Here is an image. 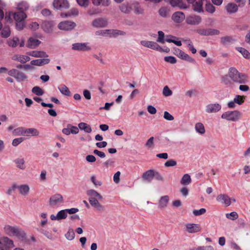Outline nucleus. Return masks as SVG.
Returning a JSON list of instances; mask_svg holds the SVG:
<instances>
[{
  "mask_svg": "<svg viewBox=\"0 0 250 250\" xmlns=\"http://www.w3.org/2000/svg\"><path fill=\"white\" fill-rule=\"evenodd\" d=\"M3 230L4 233L9 236L16 237L22 240L26 238V233L24 230L17 226L6 225L4 227Z\"/></svg>",
  "mask_w": 250,
  "mask_h": 250,
  "instance_id": "f257e3e1",
  "label": "nucleus"
},
{
  "mask_svg": "<svg viewBox=\"0 0 250 250\" xmlns=\"http://www.w3.org/2000/svg\"><path fill=\"white\" fill-rule=\"evenodd\" d=\"M242 118V113L238 110L227 111L221 115V118L227 121L236 122Z\"/></svg>",
  "mask_w": 250,
  "mask_h": 250,
  "instance_id": "f03ea898",
  "label": "nucleus"
},
{
  "mask_svg": "<svg viewBox=\"0 0 250 250\" xmlns=\"http://www.w3.org/2000/svg\"><path fill=\"white\" fill-rule=\"evenodd\" d=\"M64 199L60 193H56L52 195L48 201V205L52 208H57L63 204Z\"/></svg>",
  "mask_w": 250,
  "mask_h": 250,
  "instance_id": "7ed1b4c3",
  "label": "nucleus"
},
{
  "mask_svg": "<svg viewBox=\"0 0 250 250\" xmlns=\"http://www.w3.org/2000/svg\"><path fill=\"white\" fill-rule=\"evenodd\" d=\"M14 246V241L9 237H0V250H12Z\"/></svg>",
  "mask_w": 250,
  "mask_h": 250,
  "instance_id": "20e7f679",
  "label": "nucleus"
},
{
  "mask_svg": "<svg viewBox=\"0 0 250 250\" xmlns=\"http://www.w3.org/2000/svg\"><path fill=\"white\" fill-rule=\"evenodd\" d=\"M72 49L77 51H88L91 49L88 42H77L72 44Z\"/></svg>",
  "mask_w": 250,
  "mask_h": 250,
  "instance_id": "39448f33",
  "label": "nucleus"
},
{
  "mask_svg": "<svg viewBox=\"0 0 250 250\" xmlns=\"http://www.w3.org/2000/svg\"><path fill=\"white\" fill-rule=\"evenodd\" d=\"M76 26L75 22L70 21H65L60 22L58 25L59 29L63 31H70Z\"/></svg>",
  "mask_w": 250,
  "mask_h": 250,
  "instance_id": "423d86ee",
  "label": "nucleus"
},
{
  "mask_svg": "<svg viewBox=\"0 0 250 250\" xmlns=\"http://www.w3.org/2000/svg\"><path fill=\"white\" fill-rule=\"evenodd\" d=\"M174 54L182 60L188 61L190 63H194L195 60L194 58L190 57L188 54L185 53L179 48L174 49Z\"/></svg>",
  "mask_w": 250,
  "mask_h": 250,
  "instance_id": "0eeeda50",
  "label": "nucleus"
},
{
  "mask_svg": "<svg viewBox=\"0 0 250 250\" xmlns=\"http://www.w3.org/2000/svg\"><path fill=\"white\" fill-rule=\"evenodd\" d=\"M216 201L225 207H229L231 204V199L227 194H220L216 197Z\"/></svg>",
  "mask_w": 250,
  "mask_h": 250,
  "instance_id": "6e6552de",
  "label": "nucleus"
},
{
  "mask_svg": "<svg viewBox=\"0 0 250 250\" xmlns=\"http://www.w3.org/2000/svg\"><path fill=\"white\" fill-rule=\"evenodd\" d=\"M221 105L219 103H211L206 105L205 111L207 113H216L221 110Z\"/></svg>",
  "mask_w": 250,
  "mask_h": 250,
  "instance_id": "1a4fd4ad",
  "label": "nucleus"
},
{
  "mask_svg": "<svg viewBox=\"0 0 250 250\" xmlns=\"http://www.w3.org/2000/svg\"><path fill=\"white\" fill-rule=\"evenodd\" d=\"M141 44L143 46L158 51H163L162 48L156 42L152 41H142Z\"/></svg>",
  "mask_w": 250,
  "mask_h": 250,
  "instance_id": "9d476101",
  "label": "nucleus"
},
{
  "mask_svg": "<svg viewBox=\"0 0 250 250\" xmlns=\"http://www.w3.org/2000/svg\"><path fill=\"white\" fill-rule=\"evenodd\" d=\"M91 24L92 26L97 28H104L108 24V21L107 20L104 18H99L94 19Z\"/></svg>",
  "mask_w": 250,
  "mask_h": 250,
  "instance_id": "9b49d317",
  "label": "nucleus"
},
{
  "mask_svg": "<svg viewBox=\"0 0 250 250\" xmlns=\"http://www.w3.org/2000/svg\"><path fill=\"white\" fill-rule=\"evenodd\" d=\"M200 225L194 223H188L185 225V230L189 233H194L200 231Z\"/></svg>",
  "mask_w": 250,
  "mask_h": 250,
  "instance_id": "f8f14e48",
  "label": "nucleus"
},
{
  "mask_svg": "<svg viewBox=\"0 0 250 250\" xmlns=\"http://www.w3.org/2000/svg\"><path fill=\"white\" fill-rule=\"evenodd\" d=\"M202 19L200 16L192 15L187 17L186 22L190 25H198L201 22Z\"/></svg>",
  "mask_w": 250,
  "mask_h": 250,
  "instance_id": "ddd939ff",
  "label": "nucleus"
},
{
  "mask_svg": "<svg viewBox=\"0 0 250 250\" xmlns=\"http://www.w3.org/2000/svg\"><path fill=\"white\" fill-rule=\"evenodd\" d=\"M53 6L57 9H62L69 8V5L66 0H54Z\"/></svg>",
  "mask_w": 250,
  "mask_h": 250,
  "instance_id": "4468645a",
  "label": "nucleus"
},
{
  "mask_svg": "<svg viewBox=\"0 0 250 250\" xmlns=\"http://www.w3.org/2000/svg\"><path fill=\"white\" fill-rule=\"evenodd\" d=\"M99 199H91V200H89V202L91 206L96 211L103 212L105 210V207L99 203Z\"/></svg>",
  "mask_w": 250,
  "mask_h": 250,
  "instance_id": "2eb2a0df",
  "label": "nucleus"
},
{
  "mask_svg": "<svg viewBox=\"0 0 250 250\" xmlns=\"http://www.w3.org/2000/svg\"><path fill=\"white\" fill-rule=\"evenodd\" d=\"M41 43V42L34 37H30L26 43V46L30 49H35Z\"/></svg>",
  "mask_w": 250,
  "mask_h": 250,
  "instance_id": "dca6fc26",
  "label": "nucleus"
},
{
  "mask_svg": "<svg viewBox=\"0 0 250 250\" xmlns=\"http://www.w3.org/2000/svg\"><path fill=\"white\" fill-rule=\"evenodd\" d=\"M66 210L62 209L59 211L56 215L52 214L50 215V219L53 221H59L62 219H65L67 217Z\"/></svg>",
  "mask_w": 250,
  "mask_h": 250,
  "instance_id": "f3484780",
  "label": "nucleus"
},
{
  "mask_svg": "<svg viewBox=\"0 0 250 250\" xmlns=\"http://www.w3.org/2000/svg\"><path fill=\"white\" fill-rule=\"evenodd\" d=\"M166 42L168 43H173L174 44L178 46L182 45V42L180 38L171 35H166Z\"/></svg>",
  "mask_w": 250,
  "mask_h": 250,
  "instance_id": "a211bd4d",
  "label": "nucleus"
},
{
  "mask_svg": "<svg viewBox=\"0 0 250 250\" xmlns=\"http://www.w3.org/2000/svg\"><path fill=\"white\" fill-rule=\"evenodd\" d=\"M50 62V60L47 58H42V59H39L32 60L30 62V64L32 65H36L41 66L47 64H48Z\"/></svg>",
  "mask_w": 250,
  "mask_h": 250,
  "instance_id": "6ab92c4d",
  "label": "nucleus"
},
{
  "mask_svg": "<svg viewBox=\"0 0 250 250\" xmlns=\"http://www.w3.org/2000/svg\"><path fill=\"white\" fill-rule=\"evenodd\" d=\"M27 55L28 56L35 57V58H47L48 54L43 51L33 50L27 52Z\"/></svg>",
  "mask_w": 250,
  "mask_h": 250,
  "instance_id": "aec40b11",
  "label": "nucleus"
},
{
  "mask_svg": "<svg viewBox=\"0 0 250 250\" xmlns=\"http://www.w3.org/2000/svg\"><path fill=\"white\" fill-rule=\"evenodd\" d=\"M167 2L169 3L172 6H177L181 9H186L187 6L183 2V0H165Z\"/></svg>",
  "mask_w": 250,
  "mask_h": 250,
  "instance_id": "412c9836",
  "label": "nucleus"
},
{
  "mask_svg": "<svg viewBox=\"0 0 250 250\" xmlns=\"http://www.w3.org/2000/svg\"><path fill=\"white\" fill-rule=\"evenodd\" d=\"M86 194L89 196V200L92 199H99L102 200L103 199V196L94 189H89L87 190Z\"/></svg>",
  "mask_w": 250,
  "mask_h": 250,
  "instance_id": "4be33fe9",
  "label": "nucleus"
},
{
  "mask_svg": "<svg viewBox=\"0 0 250 250\" xmlns=\"http://www.w3.org/2000/svg\"><path fill=\"white\" fill-rule=\"evenodd\" d=\"M155 171L153 170H148L142 175V179L145 181L150 182L154 177Z\"/></svg>",
  "mask_w": 250,
  "mask_h": 250,
  "instance_id": "5701e85b",
  "label": "nucleus"
},
{
  "mask_svg": "<svg viewBox=\"0 0 250 250\" xmlns=\"http://www.w3.org/2000/svg\"><path fill=\"white\" fill-rule=\"evenodd\" d=\"M12 59L14 61H17L22 63H24L30 60V58L27 55H21L19 54L14 55Z\"/></svg>",
  "mask_w": 250,
  "mask_h": 250,
  "instance_id": "b1692460",
  "label": "nucleus"
},
{
  "mask_svg": "<svg viewBox=\"0 0 250 250\" xmlns=\"http://www.w3.org/2000/svg\"><path fill=\"white\" fill-rule=\"evenodd\" d=\"M238 7L236 4L230 2L226 5L225 9L228 13L231 14L237 12L238 10Z\"/></svg>",
  "mask_w": 250,
  "mask_h": 250,
  "instance_id": "393cba45",
  "label": "nucleus"
},
{
  "mask_svg": "<svg viewBox=\"0 0 250 250\" xmlns=\"http://www.w3.org/2000/svg\"><path fill=\"white\" fill-rule=\"evenodd\" d=\"M185 19V14L182 12H176L172 16V19L176 23L182 22Z\"/></svg>",
  "mask_w": 250,
  "mask_h": 250,
  "instance_id": "a878e982",
  "label": "nucleus"
},
{
  "mask_svg": "<svg viewBox=\"0 0 250 250\" xmlns=\"http://www.w3.org/2000/svg\"><path fill=\"white\" fill-rule=\"evenodd\" d=\"M247 75L239 72L233 82L240 84H244L247 82Z\"/></svg>",
  "mask_w": 250,
  "mask_h": 250,
  "instance_id": "bb28decb",
  "label": "nucleus"
},
{
  "mask_svg": "<svg viewBox=\"0 0 250 250\" xmlns=\"http://www.w3.org/2000/svg\"><path fill=\"white\" fill-rule=\"evenodd\" d=\"M14 162L18 168L24 170L26 168L25 162L23 158L20 157L15 159Z\"/></svg>",
  "mask_w": 250,
  "mask_h": 250,
  "instance_id": "cd10ccee",
  "label": "nucleus"
},
{
  "mask_svg": "<svg viewBox=\"0 0 250 250\" xmlns=\"http://www.w3.org/2000/svg\"><path fill=\"white\" fill-rule=\"evenodd\" d=\"M17 188L20 194L22 196H26L28 194L30 191L29 186L27 184L17 186Z\"/></svg>",
  "mask_w": 250,
  "mask_h": 250,
  "instance_id": "c85d7f7f",
  "label": "nucleus"
},
{
  "mask_svg": "<svg viewBox=\"0 0 250 250\" xmlns=\"http://www.w3.org/2000/svg\"><path fill=\"white\" fill-rule=\"evenodd\" d=\"M40 135L39 131L35 128H25V136L27 137L39 136Z\"/></svg>",
  "mask_w": 250,
  "mask_h": 250,
  "instance_id": "c756f323",
  "label": "nucleus"
},
{
  "mask_svg": "<svg viewBox=\"0 0 250 250\" xmlns=\"http://www.w3.org/2000/svg\"><path fill=\"white\" fill-rule=\"evenodd\" d=\"M194 129L196 132L199 135H204L206 133L205 126L201 122H198L195 124Z\"/></svg>",
  "mask_w": 250,
  "mask_h": 250,
  "instance_id": "7c9ffc66",
  "label": "nucleus"
},
{
  "mask_svg": "<svg viewBox=\"0 0 250 250\" xmlns=\"http://www.w3.org/2000/svg\"><path fill=\"white\" fill-rule=\"evenodd\" d=\"M169 200V197L167 195L162 196L159 201V207L161 208H166L167 207Z\"/></svg>",
  "mask_w": 250,
  "mask_h": 250,
  "instance_id": "2f4dec72",
  "label": "nucleus"
},
{
  "mask_svg": "<svg viewBox=\"0 0 250 250\" xmlns=\"http://www.w3.org/2000/svg\"><path fill=\"white\" fill-rule=\"evenodd\" d=\"M79 15V10L77 8H73L69 12L66 13H62L61 17L65 18L67 17H76Z\"/></svg>",
  "mask_w": 250,
  "mask_h": 250,
  "instance_id": "473e14b6",
  "label": "nucleus"
},
{
  "mask_svg": "<svg viewBox=\"0 0 250 250\" xmlns=\"http://www.w3.org/2000/svg\"><path fill=\"white\" fill-rule=\"evenodd\" d=\"M53 23L51 21H45L43 22L42 27L43 30L47 33L51 32L53 28Z\"/></svg>",
  "mask_w": 250,
  "mask_h": 250,
  "instance_id": "72a5a7b5",
  "label": "nucleus"
},
{
  "mask_svg": "<svg viewBox=\"0 0 250 250\" xmlns=\"http://www.w3.org/2000/svg\"><path fill=\"white\" fill-rule=\"evenodd\" d=\"M95 6H108L110 4L109 0H91Z\"/></svg>",
  "mask_w": 250,
  "mask_h": 250,
  "instance_id": "f704fd0d",
  "label": "nucleus"
},
{
  "mask_svg": "<svg viewBox=\"0 0 250 250\" xmlns=\"http://www.w3.org/2000/svg\"><path fill=\"white\" fill-rule=\"evenodd\" d=\"M78 127L81 130H83L87 133H91L92 128L91 126L86 123L81 122L78 124Z\"/></svg>",
  "mask_w": 250,
  "mask_h": 250,
  "instance_id": "c9c22d12",
  "label": "nucleus"
},
{
  "mask_svg": "<svg viewBox=\"0 0 250 250\" xmlns=\"http://www.w3.org/2000/svg\"><path fill=\"white\" fill-rule=\"evenodd\" d=\"M20 42V39L17 37L10 38L7 40V43L8 45L11 47H16L18 46Z\"/></svg>",
  "mask_w": 250,
  "mask_h": 250,
  "instance_id": "e433bc0d",
  "label": "nucleus"
},
{
  "mask_svg": "<svg viewBox=\"0 0 250 250\" xmlns=\"http://www.w3.org/2000/svg\"><path fill=\"white\" fill-rule=\"evenodd\" d=\"M26 18V15L22 11L14 13V19L15 21H23Z\"/></svg>",
  "mask_w": 250,
  "mask_h": 250,
  "instance_id": "4c0bfd02",
  "label": "nucleus"
},
{
  "mask_svg": "<svg viewBox=\"0 0 250 250\" xmlns=\"http://www.w3.org/2000/svg\"><path fill=\"white\" fill-rule=\"evenodd\" d=\"M191 182V179L188 174H184L180 181V183L183 186H187L190 184Z\"/></svg>",
  "mask_w": 250,
  "mask_h": 250,
  "instance_id": "58836bf2",
  "label": "nucleus"
},
{
  "mask_svg": "<svg viewBox=\"0 0 250 250\" xmlns=\"http://www.w3.org/2000/svg\"><path fill=\"white\" fill-rule=\"evenodd\" d=\"M110 29H105V30H97L95 32V35L96 36H103V37H110Z\"/></svg>",
  "mask_w": 250,
  "mask_h": 250,
  "instance_id": "ea45409f",
  "label": "nucleus"
},
{
  "mask_svg": "<svg viewBox=\"0 0 250 250\" xmlns=\"http://www.w3.org/2000/svg\"><path fill=\"white\" fill-rule=\"evenodd\" d=\"M12 133L15 136H25V127H19L12 131Z\"/></svg>",
  "mask_w": 250,
  "mask_h": 250,
  "instance_id": "a19ab883",
  "label": "nucleus"
},
{
  "mask_svg": "<svg viewBox=\"0 0 250 250\" xmlns=\"http://www.w3.org/2000/svg\"><path fill=\"white\" fill-rule=\"evenodd\" d=\"M58 89L62 95L67 96H69L70 95V91L66 85H61L58 87Z\"/></svg>",
  "mask_w": 250,
  "mask_h": 250,
  "instance_id": "79ce46f5",
  "label": "nucleus"
},
{
  "mask_svg": "<svg viewBox=\"0 0 250 250\" xmlns=\"http://www.w3.org/2000/svg\"><path fill=\"white\" fill-rule=\"evenodd\" d=\"M157 42L162 44H164L166 42V35L162 31H159L158 32Z\"/></svg>",
  "mask_w": 250,
  "mask_h": 250,
  "instance_id": "37998d69",
  "label": "nucleus"
},
{
  "mask_svg": "<svg viewBox=\"0 0 250 250\" xmlns=\"http://www.w3.org/2000/svg\"><path fill=\"white\" fill-rule=\"evenodd\" d=\"M203 3L202 1H198L196 2L194 4H193V10L194 11L201 13L203 11Z\"/></svg>",
  "mask_w": 250,
  "mask_h": 250,
  "instance_id": "c03bdc74",
  "label": "nucleus"
},
{
  "mask_svg": "<svg viewBox=\"0 0 250 250\" xmlns=\"http://www.w3.org/2000/svg\"><path fill=\"white\" fill-rule=\"evenodd\" d=\"M238 73L239 71L235 68L230 67L229 70V76L233 81Z\"/></svg>",
  "mask_w": 250,
  "mask_h": 250,
  "instance_id": "a18cd8bd",
  "label": "nucleus"
},
{
  "mask_svg": "<svg viewBox=\"0 0 250 250\" xmlns=\"http://www.w3.org/2000/svg\"><path fill=\"white\" fill-rule=\"evenodd\" d=\"M121 11L125 13H128L132 9V6H129L128 3H123L120 6Z\"/></svg>",
  "mask_w": 250,
  "mask_h": 250,
  "instance_id": "49530a36",
  "label": "nucleus"
},
{
  "mask_svg": "<svg viewBox=\"0 0 250 250\" xmlns=\"http://www.w3.org/2000/svg\"><path fill=\"white\" fill-rule=\"evenodd\" d=\"M245 100V97L243 96H240L239 95H236L234 97L233 100L235 104H238V105L242 104Z\"/></svg>",
  "mask_w": 250,
  "mask_h": 250,
  "instance_id": "de8ad7c7",
  "label": "nucleus"
},
{
  "mask_svg": "<svg viewBox=\"0 0 250 250\" xmlns=\"http://www.w3.org/2000/svg\"><path fill=\"white\" fill-rule=\"evenodd\" d=\"M236 49L238 51L241 53L244 57L245 58H250V53L246 49L240 47H236Z\"/></svg>",
  "mask_w": 250,
  "mask_h": 250,
  "instance_id": "09e8293b",
  "label": "nucleus"
},
{
  "mask_svg": "<svg viewBox=\"0 0 250 250\" xmlns=\"http://www.w3.org/2000/svg\"><path fill=\"white\" fill-rule=\"evenodd\" d=\"M15 79L18 82H21L26 80L27 76L24 73L19 71L15 77Z\"/></svg>",
  "mask_w": 250,
  "mask_h": 250,
  "instance_id": "8fccbe9b",
  "label": "nucleus"
},
{
  "mask_svg": "<svg viewBox=\"0 0 250 250\" xmlns=\"http://www.w3.org/2000/svg\"><path fill=\"white\" fill-rule=\"evenodd\" d=\"M17 6L19 10L25 11L28 8L29 5L26 1H21L19 2Z\"/></svg>",
  "mask_w": 250,
  "mask_h": 250,
  "instance_id": "3c124183",
  "label": "nucleus"
},
{
  "mask_svg": "<svg viewBox=\"0 0 250 250\" xmlns=\"http://www.w3.org/2000/svg\"><path fill=\"white\" fill-rule=\"evenodd\" d=\"M110 37H116L117 36H124L125 33L124 31L119 30H110Z\"/></svg>",
  "mask_w": 250,
  "mask_h": 250,
  "instance_id": "603ef678",
  "label": "nucleus"
},
{
  "mask_svg": "<svg viewBox=\"0 0 250 250\" xmlns=\"http://www.w3.org/2000/svg\"><path fill=\"white\" fill-rule=\"evenodd\" d=\"M75 232L71 229H69L65 234L66 238L68 240H72L75 238Z\"/></svg>",
  "mask_w": 250,
  "mask_h": 250,
  "instance_id": "864d4df0",
  "label": "nucleus"
},
{
  "mask_svg": "<svg viewBox=\"0 0 250 250\" xmlns=\"http://www.w3.org/2000/svg\"><path fill=\"white\" fill-rule=\"evenodd\" d=\"M32 92L38 96H42L44 93L43 90L38 86L33 87Z\"/></svg>",
  "mask_w": 250,
  "mask_h": 250,
  "instance_id": "5fc2aeb1",
  "label": "nucleus"
},
{
  "mask_svg": "<svg viewBox=\"0 0 250 250\" xmlns=\"http://www.w3.org/2000/svg\"><path fill=\"white\" fill-rule=\"evenodd\" d=\"M226 217L228 219L235 220L238 218V215L236 212L233 211L229 213H226Z\"/></svg>",
  "mask_w": 250,
  "mask_h": 250,
  "instance_id": "6e6d98bb",
  "label": "nucleus"
},
{
  "mask_svg": "<svg viewBox=\"0 0 250 250\" xmlns=\"http://www.w3.org/2000/svg\"><path fill=\"white\" fill-rule=\"evenodd\" d=\"M132 9H134V12L137 14H141L143 13L144 10L141 8L138 3H135L132 4Z\"/></svg>",
  "mask_w": 250,
  "mask_h": 250,
  "instance_id": "4d7b16f0",
  "label": "nucleus"
},
{
  "mask_svg": "<svg viewBox=\"0 0 250 250\" xmlns=\"http://www.w3.org/2000/svg\"><path fill=\"white\" fill-rule=\"evenodd\" d=\"M12 17L14 18V13L12 12H6L5 15V20L7 23H11L13 21Z\"/></svg>",
  "mask_w": 250,
  "mask_h": 250,
  "instance_id": "13d9d810",
  "label": "nucleus"
},
{
  "mask_svg": "<svg viewBox=\"0 0 250 250\" xmlns=\"http://www.w3.org/2000/svg\"><path fill=\"white\" fill-rule=\"evenodd\" d=\"M10 29L9 27H4L1 32V36L4 38H8L10 35Z\"/></svg>",
  "mask_w": 250,
  "mask_h": 250,
  "instance_id": "bf43d9fd",
  "label": "nucleus"
},
{
  "mask_svg": "<svg viewBox=\"0 0 250 250\" xmlns=\"http://www.w3.org/2000/svg\"><path fill=\"white\" fill-rule=\"evenodd\" d=\"M90 181L95 187L101 186L102 185V181L97 180L95 175H92L91 176Z\"/></svg>",
  "mask_w": 250,
  "mask_h": 250,
  "instance_id": "052dcab7",
  "label": "nucleus"
},
{
  "mask_svg": "<svg viewBox=\"0 0 250 250\" xmlns=\"http://www.w3.org/2000/svg\"><path fill=\"white\" fill-rule=\"evenodd\" d=\"M163 95L165 97H169L172 95V91L169 89L168 86H165L163 89Z\"/></svg>",
  "mask_w": 250,
  "mask_h": 250,
  "instance_id": "680f3d73",
  "label": "nucleus"
},
{
  "mask_svg": "<svg viewBox=\"0 0 250 250\" xmlns=\"http://www.w3.org/2000/svg\"><path fill=\"white\" fill-rule=\"evenodd\" d=\"M232 41V38L229 36H225L221 38V42L224 45L230 43Z\"/></svg>",
  "mask_w": 250,
  "mask_h": 250,
  "instance_id": "e2e57ef3",
  "label": "nucleus"
},
{
  "mask_svg": "<svg viewBox=\"0 0 250 250\" xmlns=\"http://www.w3.org/2000/svg\"><path fill=\"white\" fill-rule=\"evenodd\" d=\"M164 60L166 62H169L171 64H174L176 62V59L173 56H167L164 58Z\"/></svg>",
  "mask_w": 250,
  "mask_h": 250,
  "instance_id": "0e129e2a",
  "label": "nucleus"
},
{
  "mask_svg": "<svg viewBox=\"0 0 250 250\" xmlns=\"http://www.w3.org/2000/svg\"><path fill=\"white\" fill-rule=\"evenodd\" d=\"M206 10L208 12H209L210 13H213L215 12V8L213 5H212L210 3L206 4Z\"/></svg>",
  "mask_w": 250,
  "mask_h": 250,
  "instance_id": "69168bd1",
  "label": "nucleus"
},
{
  "mask_svg": "<svg viewBox=\"0 0 250 250\" xmlns=\"http://www.w3.org/2000/svg\"><path fill=\"white\" fill-rule=\"evenodd\" d=\"M24 140V139L22 137L14 139L12 141V145L14 146H17L19 144H20L21 142H22Z\"/></svg>",
  "mask_w": 250,
  "mask_h": 250,
  "instance_id": "338daca9",
  "label": "nucleus"
},
{
  "mask_svg": "<svg viewBox=\"0 0 250 250\" xmlns=\"http://www.w3.org/2000/svg\"><path fill=\"white\" fill-rule=\"evenodd\" d=\"M206 212V209L204 208H202L200 209H194L193 210V214L195 216H199L204 214Z\"/></svg>",
  "mask_w": 250,
  "mask_h": 250,
  "instance_id": "774afa93",
  "label": "nucleus"
}]
</instances>
